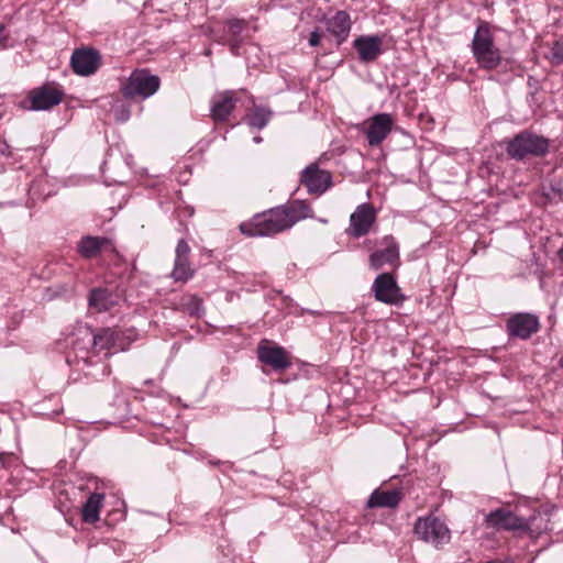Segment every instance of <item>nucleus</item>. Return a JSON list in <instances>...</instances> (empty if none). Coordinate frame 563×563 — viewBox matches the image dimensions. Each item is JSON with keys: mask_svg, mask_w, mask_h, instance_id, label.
<instances>
[{"mask_svg": "<svg viewBox=\"0 0 563 563\" xmlns=\"http://www.w3.org/2000/svg\"><path fill=\"white\" fill-rule=\"evenodd\" d=\"M247 23L242 19H230L227 21V30L230 37H241V33L246 27Z\"/></svg>", "mask_w": 563, "mask_h": 563, "instance_id": "obj_28", "label": "nucleus"}, {"mask_svg": "<svg viewBox=\"0 0 563 563\" xmlns=\"http://www.w3.org/2000/svg\"><path fill=\"white\" fill-rule=\"evenodd\" d=\"M301 184L310 194L321 195L332 185V176L328 170L320 169L317 164H310L301 173Z\"/></svg>", "mask_w": 563, "mask_h": 563, "instance_id": "obj_11", "label": "nucleus"}, {"mask_svg": "<svg viewBox=\"0 0 563 563\" xmlns=\"http://www.w3.org/2000/svg\"><path fill=\"white\" fill-rule=\"evenodd\" d=\"M280 207L287 214V222L290 228L302 219L313 217L311 207L303 200H294L290 203Z\"/></svg>", "mask_w": 563, "mask_h": 563, "instance_id": "obj_21", "label": "nucleus"}, {"mask_svg": "<svg viewBox=\"0 0 563 563\" xmlns=\"http://www.w3.org/2000/svg\"><path fill=\"white\" fill-rule=\"evenodd\" d=\"M321 40V33L319 32V29H316L310 33L309 36V45L310 46H318L320 44Z\"/></svg>", "mask_w": 563, "mask_h": 563, "instance_id": "obj_31", "label": "nucleus"}, {"mask_svg": "<svg viewBox=\"0 0 563 563\" xmlns=\"http://www.w3.org/2000/svg\"><path fill=\"white\" fill-rule=\"evenodd\" d=\"M161 86L158 76L147 69H135L121 87V93L126 99H147L153 96Z\"/></svg>", "mask_w": 563, "mask_h": 563, "instance_id": "obj_4", "label": "nucleus"}, {"mask_svg": "<svg viewBox=\"0 0 563 563\" xmlns=\"http://www.w3.org/2000/svg\"><path fill=\"white\" fill-rule=\"evenodd\" d=\"M70 65L75 74L90 76L100 67L101 56L99 52L93 48H76L71 55Z\"/></svg>", "mask_w": 563, "mask_h": 563, "instance_id": "obj_10", "label": "nucleus"}, {"mask_svg": "<svg viewBox=\"0 0 563 563\" xmlns=\"http://www.w3.org/2000/svg\"><path fill=\"white\" fill-rule=\"evenodd\" d=\"M5 26L0 23V44L4 43L8 40V35L4 33Z\"/></svg>", "mask_w": 563, "mask_h": 563, "instance_id": "obj_33", "label": "nucleus"}, {"mask_svg": "<svg viewBox=\"0 0 563 563\" xmlns=\"http://www.w3.org/2000/svg\"><path fill=\"white\" fill-rule=\"evenodd\" d=\"M236 99L232 91H224L212 100L210 117L214 122H224L235 109Z\"/></svg>", "mask_w": 563, "mask_h": 563, "instance_id": "obj_18", "label": "nucleus"}, {"mask_svg": "<svg viewBox=\"0 0 563 563\" xmlns=\"http://www.w3.org/2000/svg\"><path fill=\"white\" fill-rule=\"evenodd\" d=\"M256 353L261 363L272 367L276 372H284L292 365L290 353L269 340H261Z\"/></svg>", "mask_w": 563, "mask_h": 563, "instance_id": "obj_6", "label": "nucleus"}, {"mask_svg": "<svg viewBox=\"0 0 563 563\" xmlns=\"http://www.w3.org/2000/svg\"><path fill=\"white\" fill-rule=\"evenodd\" d=\"M190 253V247L188 243L181 239L178 241L176 251H175V257H188Z\"/></svg>", "mask_w": 563, "mask_h": 563, "instance_id": "obj_29", "label": "nucleus"}, {"mask_svg": "<svg viewBox=\"0 0 563 563\" xmlns=\"http://www.w3.org/2000/svg\"><path fill=\"white\" fill-rule=\"evenodd\" d=\"M417 537L435 548H441L451 540V532L446 525L437 517L418 518L413 528Z\"/></svg>", "mask_w": 563, "mask_h": 563, "instance_id": "obj_5", "label": "nucleus"}, {"mask_svg": "<svg viewBox=\"0 0 563 563\" xmlns=\"http://www.w3.org/2000/svg\"><path fill=\"white\" fill-rule=\"evenodd\" d=\"M372 290L375 299L383 303L398 306L406 300L395 277L390 273L379 274L372 285Z\"/></svg>", "mask_w": 563, "mask_h": 563, "instance_id": "obj_7", "label": "nucleus"}, {"mask_svg": "<svg viewBox=\"0 0 563 563\" xmlns=\"http://www.w3.org/2000/svg\"><path fill=\"white\" fill-rule=\"evenodd\" d=\"M240 231L247 236H271L290 229L287 214L282 207L256 213L247 222L240 224Z\"/></svg>", "mask_w": 563, "mask_h": 563, "instance_id": "obj_2", "label": "nucleus"}, {"mask_svg": "<svg viewBox=\"0 0 563 563\" xmlns=\"http://www.w3.org/2000/svg\"><path fill=\"white\" fill-rule=\"evenodd\" d=\"M485 522L493 529L507 531H528L531 526L528 519L519 517L506 508L490 511L486 515Z\"/></svg>", "mask_w": 563, "mask_h": 563, "instance_id": "obj_8", "label": "nucleus"}, {"mask_svg": "<svg viewBox=\"0 0 563 563\" xmlns=\"http://www.w3.org/2000/svg\"><path fill=\"white\" fill-rule=\"evenodd\" d=\"M560 366L563 367V355L560 358Z\"/></svg>", "mask_w": 563, "mask_h": 563, "instance_id": "obj_35", "label": "nucleus"}, {"mask_svg": "<svg viewBox=\"0 0 563 563\" xmlns=\"http://www.w3.org/2000/svg\"><path fill=\"white\" fill-rule=\"evenodd\" d=\"M194 275L188 257H175L174 268L170 274L175 282H187Z\"/></svg>", "mask_w": 563, "mask_h": 563, "instance_id": "obj_25", "label": "nucleus"}, {"mask_svg": "<svg viewBox=\"0 0 563 563\" xmlns=\"http://www.w3.org/2000/svg\"><path fill=\"white\" fill-rule=\"evenodd\" d=\"M327 31L336 38V44L340 46L349 37L351 32L352 22L350 14L344 10H339L331 18H324Z\"/></svg>", "mask_w": 563, "mask_h": 563, "instance_id": "obj_17", "label": "nucleus"}, {"mask_svg": "<svg viewBox=\"0 0 563 563\" xmlns=\"http://www.w3.org/2000/svg\"><path fill=\"white\" fill-rule=\"evenodd\" d=\"M88 303L98 312L107 311L115 305L114 297L107 288H93L89 292Z\"/></svg>", "mask_w": 563, "mask_h": 563, "instance_id": "obj_22", "label": "nucleus"}, {"mask_svg": "<svg viewBox=\"0 0 563 563\" xmlns=\"http://www.w3.org/2000/svg\"><path fill=\"white\" fill-rule=\"evenodd\" d=\"M227 44L229 45L230 47V51L238 55L239 54V49H240V46L242 44V38L241 37H230L227 42Z\"/></svg>", "mask_w": 563, "mask_h": 563, "instance_id": "obj_30", "label": "nucleus"}, {"mask_svg": "<svg viewBox=\"0 0 563 563\" xmlns=\"http://www.w3.org/2000/svg\"><path fill=\"white\" fill-rule=\"evenodd\" d=\"M539 328L538 317L531 313H516L507 321L508 334L522 340L529 339Z\"/></svg>", "mask_w": 563, "mask_h": 563, "instance_id": "obj_12", "label": "nucleus"}, {"mask_svg": "<svg viewBox=\"0 0 563 563\" xmlns=\"http://www.w3.org/2000/svg\"><path fill=\"white\" fill-rule=\"evenodd\" d=\"M393 118L389 113H378L368 121V126L364 131L367 142L371 146H378L389 135L393 130Z\"/></svg>", "mask_w": 563, "mask_h": 563, "instance_id": "obj_13", "label": "nucleus"}, {"mask_svg": "<svg viewBox=\"0 0 563 563\" xmlns=\"http://www.w3.org/2000/svg\"><path fill=\"white\" fill-rule=\"evenodd\" d=\"M130 118V111L126 108H122L120 112H117V119L121 121H126Z\"/></svg>", "mask_w": 563, "mask_h": 563, "instance_id": "obj_32", "label": "nucleus"}, {"mask_svg": "<svg viewBox=\"0 0 563 563\" xmlns=\"http://www.w3.org/2000/svg\"><path fill=\"white\" fill-rule=\"evenodd\" d=\"M472 53L479 68L484 70L506 69L509 65V59L505 58L500 49L495 46L489 24L485 21L479 22L474 33Z\"/></svg>", "mask_w": 563, "mask_h": 563, "instance_id": "obj_1", "label": "nucleus"}, {"mask_svg": "<svg viewBox=\"0 0 563 563\" xmlns=\"http://www.w3.org/2000/svg\"><path fill=\"white\" fill-rule=\"evenodd\" d=\"M547 58L553 66L563 65V37L553 42L550 54Z\"/></svg>", "mask_w": 563, "mask_h": 563, "instance_id": "obj_27", "label": "nucleus"}, {"mask_svg": "<svg viewBox=\"0 0 563 563\" xmlns=\"http://www.w3.org/2000/svg\"><path fill=\"white\" fill-rule=\"evenodd\" d=\"M402 499V493L398 489H375L367 499L368 508H396Z\"/></svg>", "mask_w": 563, "mask_h": 563, "instance_id": "obj_20", "label": "nucleus"}, {"mask_svg": "<svg viewBox=\"0 0 563 563\" xmlns=\"http://www.w3.org/2000/svg\"><path fill=\"white\" fill-rule=\"evenodd\" d=\"M383 40L378 35H361L353 42V47L358 54L361 63L369 64L375 62L383 53Z\"/></svg>", "mask_w": 563, "mask_h": 563, "instance_id": "obj_15", "label": "nucleus"}, {"mask_svg": "<svg viewBox=\"0 0 563 563\" xmlns=\"http://www.w3.org/2000/svg\"><path fill=\"white\" fill-rule=\"evenodd\" d=\"M549 140L530 131H522L507 142L509 157L522 161L528 156L541 157L549 152Z\"/></svg>", "mask_w": 563, "mask_h": 563, "instance_id": "obj_3", "label": "nucleus"}, {"mask_svg": "<svg viewBox=\"0 0 563 563\" xmlns=\"http://www.w3.org/2000/svg\"><path fill=\"white\" fill-rule=\"evenodd\" d=\"M376 220V212L372 205L362 203L350 217L351 234L354 238L366 235Z\"/></svg>", "mask_w": 563, "mask_h": 563, "instance_id": "obj_14", "label": "nucleus"}, {"mask_svg": "<svg viewBox=\"0 0 563 563\" xmlns=\"http://www.w3.org/2000/svg\"><path fill=\"white\" fill-rule=\"evenodd\" d=\"M64 91L54 85L45 84L29 92L31 109L35 111L48 110L62 102Z\"/></svg>", "mask_w": 563, "mask_h": 563, "instance_id": "obj_9", "label": "nucleus"}, {"mask_svg": "<svg viewBox=\"0 0 563 563\" xmlns=\"http://www.w3.org/2000/svg\"><path fill=\"white\" fill-rule=\"evenodd\" d=\"M103 494L92 493L82 506L81 517L87 523L99 520V511L103 501Z\"/></svg>", "mask_w": 563, "mask_h": 563, "instance_id": "obj_23", "label": "nucleus"}, {"mask_svg": "<svg viewBox=\"0 0 563 563\" xmlns=\"http://www.w3.org/2000/svg\"><path fill=\"white\" fill-rule=\"evenodd\" d=\"M111 245V240L109 238L85 235L78 242L77 251L84 258L91 260Z\"/></svg>", "mask_w": 563, "mask_h": 563, "instance_id": "obj_19", "label": "nucleus"}, {"mask_svg": "<svg viewBox=\"0 0 563 563\" xmlns=\"http://www.w3.org/2000/svg\"><path fill=\"white\" fill-rule=\"evenodd\" d=\"M120 339V332L106 328L93 334V347L98 351L111 350L118 347V340Z\"/></svg>", "mask_w": 563, "mask_h": 563, "instance_id": "obj_24", "label": "nucleus"}, {"mask_svg": "<svg viewBox=\"0 0 563 563\" xmlns=\"http://www.w3.org/2000/svg\"><path fill=\"white\" fill-rule=\"evenodd\" d=\"M272 112L265 108L256 107L246 118L247 124L255 129H263L269 121Z\"/></svg>", "mask_w": 563, "mask_h": 563, "instance_id": "obj_26", "label": "nucleus"}, {"mask_svg": "<svg viewBox=\"0 0 563 563\" xmlns=\"http://www.w3.org/2000/svg\"><path fill=\"white\" fill-rule=\"evenodd\" d=\"M9 145L5 142H0V153L3 155H10Z\"/></svg>", "mask_w": 563, "mask_h": 563, "instance_id": "obj_34", "label": "nucleus"}, {"mask_svg": "<svg viewBox=\"0 0 563 563\" xmlns=\"http://www.w3.org/2000/svg\"><path fill=\"white\" fill-rule=\"evenodd\" d=\"M385 249L375 251L369 255L371 268L378 271L386 264H394L399 261V247L391 235L383 239Z\"/></svg>", "mask_w": 563, "mask_h": 563, "instance_id": "obj_16", "label": "nucleus"}]
</instances>
